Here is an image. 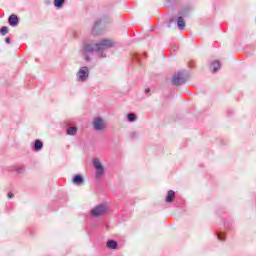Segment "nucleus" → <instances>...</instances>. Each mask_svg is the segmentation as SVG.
I'll return each instance as SVG.
<instances>
[{"label": "nucleus", "mask_w": 256, "mask_h": 256, "mask_svg": "<svg viewBox=\"0 0 256 256\" xmlns=\"http://www.w3.org/2000/svg\"><path fill=\"white\" fill-rule=\"evenodd\" d=\"M115 43L111 40L104 39L100 43L95 44L94 46L91 44H86L84 46V53H93V51H103V49H109V47H113Z\"/></svg>", "instance_id": "f257e3e1"}, {"label": "nucleus", "mask_w": 256, "mask_h": 256, "mask_svg": "<svg viewBox=\"0 0 256 256\" xmlns=\"http://www.w3.org/2000/svg\"><path fill=\"white\" fill-rule=\"evenodd\" d=\"M107 211H109V206L105 204H100L91 210V216L101 217V215H106Z\"/></svg>", "instance_id": "f03ea898"}, {"label": "nucleus", "mask_w": 256, "mask_h": 256, "mask_svg": "<svg viewBox=\"0 0 256 256\" xmlns=\"http://www.w3.org/2000/svg\"><path fill=\"white\" fill-rule=\"evenodd\" d=\"M93 165L96 170V177L97 179H99V177H101L103 173H105V170L103 169V164H101V160H99V158H95L93 160Z\"/></svg>", "instance_id": "7ed1b4c3"}, {"label": "nucleus", "mask_w": 256, "mask_h": 256, "mask_svg": "<svg viewBox=\"0 0 256 256\" xmlns=\"http://www.w3.org/2000/svg\"><path fill=\"white\" fill-rule=\"evenodd\" d=\"M172 82L174 85H183V83H185V76L183 73L178 72L173 76Z\"/></svg>", "instance_id": "20e7f679"}, {"label": "nucleus", "mask_w": 256, "mask_h": 256, "mask_svg": "<svg viewBox=\"0 0 256 256\" xmlns=\"http://www.w3.org/2000/svg\"><path fill=\"white\" fill-rule=\"evenodd\" d=\"M93 125H94V129H96V131H103V129H105V127H106L105 121H103V119H101V118H95Z\"/></svg>", "instance_id": "39448f33"}, {"label": "nucleus", "mask_w": 256, "mask_h": 256, "mask_svg": "<svg viewBox=\"0 0 256 256\" xmlns=\"http://www.w3.org/2000/svg\"><path fill=\"white\" fill-rule=\"evenodd\" d=\"M87 77H89V69L87 67H82L78 71V79H79V81H85V79H87Z\"/></svg>", "instance_id": "423d86ee"}, {"label": "nucleus", "mask_w": 256, "mask_h": 256, "mask_svg": "<svg viewBox=\"0 0 256 256\" xmlns=\"http://www.w3.org/2000/svg\"><path fill=\"white\" fill-rule=\"evenodd\" d=\"M8 23L9 25H11V27H15V25L19 23V18L17 17V15L12 14L8 19Z\"/></svg>", "instance_id": "0eeeda50"}, {"label": "nucleus", "mask_w": 256, "mask_h": 256, "mask_svg": "<svg viewBox=\"0 0 256 256\" xmlns=\"http://www.w3.org/2000/svg\"><path fill=\"white\" fill-rule=\"evenodd\" d=\"M175 200V192L173 190H169L166 196V203H173Z\"/></svg>", "instance_id": "6e6552de"}, {"label": "nucleus", "mask_w": 256, "mask_h": 256, "mask_svg": "<svg viewBox=\"0 0 256 256\" xmlns=\"http://www.w3.org/2000/svg\"><path fill=\"white\" fill-rule=\"evenodd\" d=\"M73 183L75 185H81V183H83V177L81 175L74 176Z\"/></svg>", "instance_id": "1a4fd4ad"}, {"label": "nucleus", "mask_w": 256, "mask_h": 256, "mask_svg": "<svg viewBox=\"0 0 256 256\" xmlns=\"http://www.w3.org/2000/svg\"><path fill=\"white\" fill-rule=\"evenodd\" d=\"M108 249H117V241L110 240L107 242Z\"/></svg>", "instance_id": "9d476101"}, {"label": "nucleus", "mask_w": 256, "mask_h": 256, "mask_svg": "<svg viewBox=\"0 0 256 256\" xmlns=\"http://www.w3.org/2000/svg\"><path fill=\"white\" fill-rule=\"evenodd\" d=\"M213 72L215 73L216 71H219V69H221V64L219 63V61H215L212 63L211 65Z\"/></svg>", "instance_id": "9b49d317"}, {"label": "nucleus", "mask_w": 256, "mask_h": 256, "mask_svg": "<svg viewBox=\"0 0 256 256\" xmlns=\"http://www.w3.org/2000/svg\"><path fill=\"white\" fill-rule=\"evenodd\" d=\"M177 25L179 29H185V20H183V17H178Z\"/></svg>", "instance_id": "f8f14e48"}, {"label": "nucleus", "mask_w": 256, "mask_h": 256, "mask_svg": "<svg viewBox=\"0 0 256 256\" xmlns=\"http://www.w3.org/2000/svg\"><path fill=\"white\" fill-rule=\"evenodd\" d=\"M34 149L35 151H40V149H43V142H41L40 140H36Z\"/></svg>", "instance_id": "ddd939ff"}, {"label": "nucleus", "mask_w": 256, "mask_h": 256, "mask_svg": "<svg viewBox=\"0 0 256 256\" xmlns=\"http://www.w3.org/2000/svg\"><path fill=\"white\" fill-rule=\"evenodd\" d=\"M68 135H77V127H70L67 129Z\"/></svg>", "instance_id": "4468645a"}, {"label": "nucleus", "mask_w": 256, "mask_h": 256, "mask_svg": "<svg viewBox=\"0 0 256 256\" xmlns=\"http://www.w3.org/2000/svg\"><path fill=\"white\" fill-rule=\"evenodd\" d=\"M63 3H65V0H54L55 7H58L59 9L63 7Z\"/></svg>", "instance_id": "2eb2a0df"}, {"label": "nucleus", "mask_w": 256, "mask_h": 256, "mask_svg": "<svg viewBox=\"0 0 256 256\" xmlns=\"http://www.w3.org/2000/svg\"><path fill=\"white\" fill-rule=\"evenodd\" d=\"M1 35H7L9 33V28L7 26H3L0 30Z\"/></svg>", "instance_id": "dca6fc26"}, {"label": "nucleus", "mask_w": 256, "mask_h": 256, "mask_svg": "<svg viewBox=\"0 0 256 256\" xmlns=\"http://www.w3.org/2000/svg\"><path fill=\"white\" fill-rule=\"evenodd\" d=\"M137 119V116H135V114H128V120L130 122H133Z\"/></svg>", "instance_id": "f3484780"}, {"label": "nucleus", "mask_w": 256, "mask_h": 256, "mask_svg": "<svg viewBox=\"0 0 256 256\" xmlns=\"http://www.w3.org/2000/svg\"><path fill=\"white\" fill-rule=\"evenodd\" d=\"M8 199H13V193L11 192L8 193Z\"/></svg>", "instance_id": "a211bd4d"}, {"label": "nucleus", "mask_w": 256, "mask_h": 256, "mask_svg": "<svg viewBox=\"0 0 256 256\" xmlns=\"http://www.w3.org/2000/svg\"><path fill=\"white\" fill-rule=\"evenodd\" d=\"M5 41L7 44H9V43H11V38H6Z\"/></svg>", "instance_id": "6ab92c4d"}, {"label": "nucleus", "mask_w": 256, "mask_h": 256, "mask_svg": "<svg viewBox=\"0 0 256 256\" xmlns=\"http://www.w3.org/2000/svg\"><path fill=\"white\" fill-rule=\"evenodd\" d=\"M218 239L220 240V241H223L224 239L221 237V235H218Z\"/></svg>", "instance_id": "aec40b11"}, {"label": "nucleus", "mask_w": 256, "mask_h": 256, "mask_svg": "<svg viewBox=\"0 0 256 256\" xmlns=\"http://www.w3.org/2000/svg\"><path fill=\"white\" fill-rule=\"evenodd\" d=\"M151 90L149 89V88H147L146 90H145V93H149Z\"/></svg>", "instance_id": "412c9836"}, {"label": "nucleus", "mask_w": 256, "mask_h": 256, "mask_svg": "<svg viewBox=\"0 0 256 256\" xmlns=\"http://www.w3.org/2000/svg\"><path fill=\"white\" fill-rule=\"evenodd\" d=\"M86 61H89V58H88V57H86Z\"/></svg>", "instance_id": "4be33fe9"}, {"label": "nucleus", "mask_w": 256, "mask_h": 256, "mask_svg": "<svg viewBox=\"0 0 256 256\" xmlns=\"http://www.w3.org/2000/svg\"><path fill=\"white\" fill-rule=\"evenodd\" d=\"M94 35H95V30H93V32H92Z\"/></svg>", "instance_id": "5701e85b"}]
</instances>
